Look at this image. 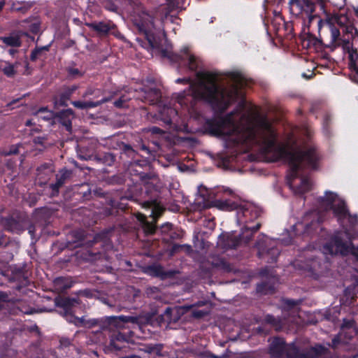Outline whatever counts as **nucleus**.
<instances>
[{
	"label": "nucleus",
	"instance_id": "obj_54",
	"mask_svg": "<svg viewBox=\"0 0 358 358\" xmlns=\"http://www.w3.org/2000/svg\"><path fill=\"white\" fill-rule=\"evenodd\" d=\"M108 306L111 307H116L117 310H120L122 308V306L120 305L108 303Z\"/></svg>",
	"mask_w": 358,
	"mask_h": 358
},
{
	"label": "nucleus",
	"instance_id": "obj_12",
	"mask_svg": "<svg viewBox=\"0 0 358 358\" xmlns=\"http://www.w3.org/2000/svg\"><path fill=\"white\" fill-rule=\"evenodd\" d=\"M57 304L63 308L62 313L68 322L78 326L83 324L84 322L83 317L74 316V313H76L77 306L79 304L77 299L70 298L60 299L57 302Z\"/></svg>",
	"mask_w": 358,
	"mask_h": 358
},
{
	"label": "nucleus",
	"instance_id": "obj_7",
	"mask_svg": "<svg viewBox=\"0 0 358 358\" xmlns=\"http://www.w3.org/2000/svg\"><path fill=\"white\" fill-rule=\"evenodd\" d=\"M289 10L290 14L296 18L303 20L304 24L310 26L318 17L315 14V3L312 0H289Z\"/></svg>",
	"mask_w": 358,
	"mask_h": 358
},
{
	"label": "nucleus",
	"instance_id": "obj_63",
	"mask_svg": "<svg viewBox=\"0 0 358 358\" xmlns=\"http://www.w3.org/2000/svg\"><path fill=\"white\" fill-rule=\"evenodd\" d=\"M258 331H259V332H263V329L262 327H259Z\"/></svg>",
	"mask_w": 358,
	"mask_h": 358
},
{
	"label": "nucleus",
	"instance_id": "obj_29",
	"mask_svg": "<svg viewBox=\"0 0 358 358\" xmlns=\"http://www.w3.org/2000/svg\"><path fill=\"white\" fill-rule=\"evenodd\" d=\"M320 227V221L317 217L313 218L310 222L304 224L303 233L308 235L312 234Z\"/></svg>",
	"mask_w": 358,
	"mask_h": 358
},
{
	"label": "nucleus",
	"instance_id": "obj_5",
	"mask_svg": "<svg viewBox=\"0 0 358 358\" xmlns=\"http://www.w3.org/2000/svg\"><path fill=\"white\" fill-rule=\"evenodd\" d=\"M324 14V17H321L318 15L317 17V29L318 31L320 32L321 29L324 27H327L330 31L331 38H332L333 43L338 41L340 36V30L338 25L340 27H346L348 32H351L353 27L352 26H348L349 23V18L348 15L336 12L330 13L327 8L324 10H322Z\"/></svg>",
	"mask_w": 358,
	"mask_h": 358
},
{
	"label": "nucleus",
	"instance_id": "obj_9",
	"mask_svg": "<svg viewBox=\"0 0 358 358\" xmlns=\"http://www.w3.org/2000/svg\"><path fill=\"white\" fill-rule=\"evenodd\" d=\"M107 321L109 330L113 331L110 336V345L115 350H120L122 346L118 343L127 341V337L119 330L124 329L126 324L128 322L134 323L136 318L126 316H113L108 317Z\"/></svg>",
	"mask_w": 358,
	"mask_h": 358
},
{
	"label": "nucleus",
	"instance_id": "obj_21",
	"mask_svg": "<svg viewBox=\"0 0 358 358\" xmlns=\"http://www.w3.org/2000/svg\"><path fill=\"white\" fill-rule=\"evenodd\" d=\"M59 117L63 125L68 131L71 129V120L73 117V113L71 109H66L59 112Z\"/></svg>",
	"mask_w": 358,
	"mask_h": 358
},
{
	"label": "nucleus",
	"instance_id": "obj_6",
	"mask_svg": "<svg viewBox=\"0 0 358 358\" xmlns=\"http://www.w3.org/2000/svg\"><path fill=\"white\" fill-rule=\"evenodd\" d=\"M316 202L325 211L332 210L334 216L340 223L343 222L349 215V209L345 201L339 198L335 192L326 191L324 196L317 198Z\"/></svg>",
	"mask_w": 358,
	"mask_h": 358
},
{
	"label": "nucleus",
	"instance_id": "obj_46",
	"mask_svg": "<svg viewBox=\"0 0 358 358\" xmlns=\"http://www.w3.org/2000/svg\"><path fill=\"white\" fill-rule=\"evenodd\" d=\"M22 148V145L19 144L14 148H12L9 152L10 154L20 153V149Z\"/></svg>",
	"mask_w": 358,
	"mask_h": 358
},
{
	"label": "nucleus",
	"instance_id": "obj_32",
	"mask_svg": "<svg viewBox=\"0 0 358 358\" xmlns=\"http://www.w3.org/2000/svg\"><path fill=\"white\" fill-rule=\"evenodd\" d=\"M311 184L308 178L302 177L301 178V184L296 187V192L300 194H303L310 189Z\"/></svg>",
	"mask_w": 358,
	"mask_h": 358
},
{
	"label": "nucleus",
	"instance_id": "obj_24",
	"mask_svg": "<svg viewBox=\"0 0 358 358\" xmlns=\"http://www.w3.org/2000/svg\"><path fill=\"white\" fill-rule=\"evenodd\" d=\"M144 207L150 210V216L152 217L155 221L163 212V208L156 203H145Z\"/></svg>",
	"mask_w": 358,
	"mask_h": 358
},
{
	"label": "nucleus",
	"instance_id": "obj_64",
	"mask_svg": "<svg viewBox=\"0 0 358 358\" xmlns=\"http://www.w3.org/2000/svg\"><path fill=\"white\" fill-rule=\"evenodd\" d=\"M358 357V355H352L351 357L350 358H357Z\"/></svg>",
	"mask_w": 358,
	"mask_h": 358
},
{
	"label": "nucleus",
	"instance_id": "obj_15",
	"mask_svg": "<svg viewBox=\"0 0 358 358\" xmlns=\"http://www.w3.org/2000/svg\"><path fill=\"white\" fill-rule=\"evenodd\" d=\"M320 356H324V358H334L330 350L320 344L303 351L300 350L299 358H318Z\"/></svg>",
	"mask_w": 358,
	"mask_h": 358
},
{
	"label": "nucleus",
	"instance_id": "obj_23",
	"mask_svg": "<svg viewBox=\"0 0 358 358\" xmlns=\"http://www.w3.org/2000/svg\"><path fill=\"white\" fill-rule=\"evenodd\" d=\"M136 217L141 222L145 233L152 234L155 231V225L152 222H148L145 219V215L142 213H138Z\"/></svg>",
	"mask_w": 358,
	"mask_h": 358
},
{
	"label": "nucleus",
	"instance_id": "obj_19",
	"mask_svg": "<svg viewBox=\"0 0 358 358\" xmlns=\"http://www.w3.org/2000/svg\"><path fill=\"white\" fill-rule=\"evenodd\" d=\"M0 41L7 47L17 48L21 45L20 36L16 34H11L8 36L0 37Z\"/></svg>",
	"mask_w": 358,
	"mask_h": 358
},
{
	"label": "nucleus",
	"instance_id": "obj_10",
	"mask_svg": "<svg viewBox=\"0 0 358 358\" xmlns=\"http://www.w3.org/2000/svg\"><path fill=\"white\" fill-rule=\"evenodd\" d=\"M217 197L215 190L208 189L206 187L201 185L199 187L198 194L195 198L194 204L199 210L211 207H217L222 210L224 208V203L219 199H217Z\"/></svg>",
	"mask_w": 358,
	"mask_h": 358
},
{
	"label": "nucleus",
	"instance_id": "obj_58",
	"mask_svg": "<svg viewBox=\"0 0 358 358\" xmlns=\"http://www.w3.org/2000/svg\"><path fill=\"white\" fill-rule=\"evenodd\" d=\"M224 160H225V169H227V163L229 162V157L228 156H227V155L225 154V158H224Z\"/></svg>",
	"mask_w": 358,
	"mask_h": 358
},
{
	"label": "nucleus",
	"instance_id": "obj_60",
	"mask_svg": "<svg viewBox=\"0 0 358 358\" xmlns=\"http://www.w3.org/2000/svg\"><path fill=\"white\" fill-rule=\"evenodd\" d=\"M5 295L3 294L0 293V300H4Z\"/></svg>",
	"mask_w": 358,
	"mask_h": 358
},
{
	"label": "nucleus",
	"instance_id": "obj_61",
	"mask_svg": "<svg viewBox=\"0 0 358 358\" xmlns=\"http://www.w3.org/2000/svg\"><path fill=\"white\" fill-rule=\"evenodd\" d=\"M31 120H28V121H27V122H26V125H27V126H29V125H31Z\"/></svg>",
	"mask_w": 358,
	"mask_h": 358
},
{
	"label": "nucleus",
	"instance_id": "obj_39",
	"mask_svg": "<svg viewBox=\"0 0 358 358\" xmlns=\"http://www.w3.org/2000/svg\"><path fill=\"white\" fill-rule=\"evenodd\" d=\"M346 219H348L351 227H355L358 223V216L356 214L352 215L349 212V215H348Z\"/></svg>",
	"mask_w": 358,
	"mask_h": 358
},
{
	"label": "nucleus",
	"instance_id": "obj_56",
	"mask_svg": "<svg viewBox=\"0 0 358 358\" xmlns=\"http://www.w3.org/2000/svg\"><path fill=\"white\" fill-rule=\"evenodd\" d=\"M93 94V92L92 90H88L86 93L85 94L84 96H86L87 95H90V94Z\"/></svg>",
	"mask_w": 358,
	"mask_h": 358
},
{
	"label": "nucleus",
	"instance_id": "obj_36",
	"mask_svg": "<svg viewBox=\"0 0 358 358\" xmlns=\"http://www.w3.org/2000/svg\"><path fill=\"white\" fill-rule=\"evenodd\" d=\"M36 116L43 120H50L53 117L54 113L47 108H43L37 111Z\"/></svg>",
	"mask_w": 358,
	"mask_h": 358
},
{
	"label": "nucleus",
	"instance_id": "obj_20",
	"mask_svg": "<svg viewBox=\"0 0 358 358\" xmlns=\"http://www.w3.org/2000/svg\"><path fill=\"white\" fill-rule=\"evenodd\" d=\"M263 322L274 328L275 331H280L282 329V322L279 317H275L272 315L267 314L265 315Z\"/></svg>",
	"mask_w": 358,
	"mask_h": 358
},
{
	"label": "nucleus",
	"instance_id": "obj_22",
	"mask_svg": "<svg viewBox=\"0 0 358 358\" xmlns=\"http://www.w3.org/2000/svg\"><path fill=\"white\" fill-rule=\"evenodd\" d=\"M106 101H108V99H103L98 101H73L72 104L76 108H78L80 109H88V108H95V107L99 106L100 104L105 103Z\"/></svg>",
	"mask_w": 358,
	"mask_h": 358
},
{
	"label": "nucleus",
	"instance_id": "obj_45",
	"mask_svg": "<svg viewBox=\"0 0 358 358\" xmlns=\"http://www.w3.org/2000/svg\"><path fill=\"white\" fill-rule=\"evenodd\" d=\"M169 2V6L171 8H180V4L182 2V0H167Z\"/></svg>",
	"mask_w": 358,
	"mask_h": 358
},
{
	"label": "nucleus",
	"instance_id": "obj_25",
	"mask_svg": "<svg viewBox=\"0 0 358 358\" xmlns=\"http://www.w3.org/2000/svg\"><path fill=\"white\" fill-rule=\"evenodd\" d=\"M354 326H355L354 320H343V323L341 327V331H342L341 333L343 334H344L345 338L351 339L353 337V336L355 334L354 329L352 330V332H350V333H348L346 331L347 330L351 331V329L354 327Z\"/></svg>",
	"mask_w": 358,
	"mask_h": 358
},
{
	"label": "nucleus",
	"instance_id": "obj_59",
	"mask_svg": "<svg viewBox=\"0 0 358 358\" xmlns=\"http://www.w3.org/2000/svg\"><path fill=\"white\" fill-rule=\"evenodd\" d=\"M224 268H225V271H229V264L228 263H227L226 262H225Z\"/></svg>",
	"mask_w": 358,
	"mask_h": 358
},
{
	"label": "nucleus",
	"instance_id": "obj_17",
	"mask_svg": "<svg viewBox=\"0 0 358 358\" xmlns=\"http://www.w3.org/2000/svg\"><path fill=\"white\" fill-rule=\"evenodd\" d=\"M87 25L99 35H105L108 34L113 27V25L110 23L102 22L88 23Z\"/></svg>",
	"mask_w": 358,
	"mask_h": 358
},
{
	"label": "nucleus",
	"instance_id": "obj_35",
	"mask_svg": "<svg viewBox=\"0 0 358 358\" xmlns=\"http://www.w3.org/2000/svg\"><path fill=\"white\" fill-rule=\"evenodd\" d=\"M213 162L218 167H222L224 165V157L222 152L216 154H209Z\"/></svg>",
	"mask_w": 358,
	"mask_h": 358
},
{
	"label": "nucleus",
	"instance_id": "obj_57",
	"mask_svg": "<svg viewBox=\"0 0 358 358\" xmlns=\"http://www.w3.org/2000/svg\"><path fill=\"white\" fill-rule=\"evenodd\" d=\"M263 23L264 26L267 28L268 27V20L266 19V17L263 18Z\"/></svg>",
	"mask_w": 358,
	"mask_h": 358
},
{
	"label": "nucleus",
	"instance_id": "obj_34",
	"mask_svg": "<svg viewBox=\"0 0 358 358\" xmlns=\"http://www.w3.org/2000/svg\"><path fill=\"white\" fill-rule=\"evenodd\" d=\"M54 285L55 288L59 292H63L71 287V285L64 278H57L54 281Z\"/></svg>",
	"mask_w": 358,
	"mask_h": 358
},
{
	"label": "nucleus",
	"instance_id": "obj_11",
	"mask_svg": "<svg viewBox=\"0 0 358 358\" xmlns=\"http://www.w3.org/2000/svg\"><path fill=\"white\" fill-rule=\"evenodd\" d=\"M205 305V303L203 301H200L198 303L193 305V306H185L181 307H174V308H170L168 307L166 308L164 311V314L163 315V317L164 320L166 321H176L178 318V317H173L172 315L173 313H183L185 311H187L189 309H192V315L195 318H201L203 316L206 315L209 313L208 308H203L201 310H198L195 308V306H201Z\"/></svg>",
	"mask_w": 358,
	"mask_h": 358
},
{
	"label": "nucleus",
	"instance_id": "obj_44",
	"mask_svg": "<svg viewBox=\"0 0 358 358\" xmlns=\"http://www.w3.org/2000/svg\"><path fill=\"white\" fill-rule=\"evenodd\" d=\"M128 100L127 98L122 96L118 100L115 101L114 104L116 107L121 108L124 106V103Z\"/></svg>",
	"mask_w": 358,
	"mask_h": 358
},
{
	"label": "nucleus",
	"instance_id": "obj_3",
	"mask_svg": "<svg viewBox=\"0 0 358 358\" xmlns=\"http://www.w3.org/2000/svg\"><path fill=\"white\" fill-rule=\"evenodd\" d=\"M227 194L231 196V198H225V211L236 210V222L238 225L243 227L238 235L225 233V251L248 244L254 234L262 226L260 222H257L254 226L248 225L249 223L252 222L260 216L262 210L259 207L251 203L242 201L228 187H225V195Z\"/></svg>",
	"mask_w": 358,
	"mask_h": 358
},
{
	"label": "nucleus",
	"instance_id": "obj_52",
	"mask_svg": "<svg viewBox=\"0 0 358 358\" xmlns=\"http://www.w3.org/2000/svg\"><path fill=\"white\" fill-rule=\"evenodd\" d=\"M16 52H17V50L15 49H14L13 48H10L8 50L9 54L11 55H13L14 54H15Z\"/></svg>",
	"mask_w": 358,
	"mask_h": 358
},
{
	"label": "nucleus",
	"instance_id": "obj_55",
	"mask_svg": "<svg viewBox=\"0 0 358 358\" xmlns=\"http://www.w3.org/2000/svg\"><path fill=\"white\" fill-rule=\"evenodd\" d=\"M22 312H23L25 314H31L34 311L33 310H22Z\"/></svg>",
	"mask_w": 358,
	"mask_h": 358
},
{
	"label": "nucleus",
	"instance_id": "obj_38",
	"mask_svg": "<svg viewBox=\"0 0 358 358\" xmlns=\"http://www.w3.org/2000/svg\"><path fill=\"white\" fill-rule=\"evenodd\" d=\"M275 13H276L275 12ZM281 22H284L282 16L280 13L275 14V18L271 22V24L276 31L279 30Z\"/></svg>",
	"mask_w": 358,
	"mask_h": 358
},
{
	"label": "nucleus",
	"instance_id": "obj_49",
	"mask_svg": "<svg viewBox=\"0 0 358 358\" xmlns=\"http://www.w3.org/2000/svg\"><path fill=\"white\" fill-rule=\"evenodd\" d=\"M150 131L152 133V134H161L162 131V130L158 128V127H152Z\"/></svg>",
	"mask_w": 358,
	"mask_h": 358
},
{
	"label": "nucleus",
	"instance_id": "obj_26",
	"mask_svg": "<svg viewBox=\"0 0 358 358\" xmlns=\"http://www.w3.org/2000/svg\"><path fill=\"white\" fill-rule=\"evenodd\" d=\"M349 57V68L358 74V52L357 49H352L350 52Z\"/></svg>",
	"mask_w": 358,
	"mask_h": 358
},
{
	"label": "nucleus",
	"instance_id": "obj_14",
	"mask_svg": "<svg viewBox=\"0 0 358 358\" xmlns=\"http://www.w3.org/2000/svg\"><path fill=\"white\" fill-rule=\"evenodd\" d=\"M258 249V256L259 258L264 259L269 264L275 263L280 255V250L277 247L272 246L266 248L261 241H257L255 243Z\"/></svg>",
	"mask_w": 358,
	"mask_h": 358
},
{
	"label": "nucleus",
	"instance_id": "obj_41",
	"mask_svg": "<svg viewBox=\"0 0 358 358\" xmlns=\"http://www.w3.org/2000/svg\"><path fill=\"white\" fill-rule=\"evenodd\" d=\"M4 73L8 76H13L15 73L14 66L12 64L6 65L3 69Z\"/></svg>",
	"mask_w": 358,
	"mask_h": 358
},
{
	"label": "nucleus",
	"instance_id": "obj_31",
	"mask_svg": "<svg viewBox=\"0 0 358 358\" xmlns=\"http://www.w3.org/2000/svg\"><path fill=\"white\" fill-rule=\"evenodd\" d=\"M143 350L148 354L152 355H158V356H162V345L160 344H151L145 345Z\"/></svg>",
	"mask_w": 358,
	"mask_h": 358
},
{
	"label": "nucleus",
	"instance_id": "obj_62",
	"mask_svg": "<svg viewBox=\"0 0 358 358\" xmlns=\"http://www.w3.org/2000/svg\"><path fill=\"white\" fill-rule=\"evenodd\" d=\"M78 70H77V69H75V70H73V71H71V73H72V74H76V73H78Z\"/></svg>",
	"mask_w": 358,
	"mask_h": 358
},
{
	"label": "nucleus",
	"instance_id": "obj_43",
	"mask_svg": "<svg viewBox=\"0 0 358 358\" xmlns=\"http://www.w3.org/2000/svg\"><path fill=\"white\" fill-rule=\"evenodd\" d=\"M34 143L36 145H40L41 148H38L39 150H41L45 146L43 145L44 138L42 137H37L34 138Z\"/></svg>",
	"mask_w": 358,
	"mask_h": 358
},
{
	"label": "nucleus",
	"instance_id": "obj_42",
	"mask_svg": "<svg viewBox=\"0 0 358 358\" xmlns=\"http://www.w3.org/2000/svg\"><path fill=\"white\" fill-rule=\"evenodd\" d=\"M44 50H47L46 48H37L32 51L31 55V59L32 60L36 59L38 57V55Z\"/></svg>",
	"mask_w": 358,
	"mask_h": 358
},
{
	"label": "nucleus",
	"instance_id": "obj_16",
	"mask_svg": "<svg viewBox=\"0 0 358 358\" xmlns=\"http://www.w3.org/2000/svg\"><path fill=\"white\" fill-rule=\"evenodd\" d=\"M285 340L280 337H275L269 346V354L273 358H282L285 356L286 350Z\"/></svg>",
	"mask_w": 358,
	"mask_h": 358
},
{
	"label": "nucleus",
	"instance_id": "obj_28",
	"mask_svg": "<svg viewBox=\"0 0 358 358\" xmlns=\"http://www.w3.org/2000/svg\"><path fill=\"white\" fill-rule=\"evenodd\" d=\"M71 174V171L68 170H62L57 175V181L52 187L53 189H58L64 183L65 180L70 177Z\"/></svg>",
	"mask_w": 358,
	"mask_h": 358
},
{
	"label": "nucleus",
	"instance_id": "obj_33",
	"mask_svg": "<svg viewBox=\"0 0 358 358\" xmlns=\"http://www.w3.org/2000/svg\"><path fill=\"white\" fill-rule=\"evenodd\" d=\"M344 334L340 333L336 335L331 340V343H328V345L331 348L336 350L339 348L341 345L345 344L346 342L343 339Z\"/></svg>",
	"mask_w": 358,
	"mask_h": 358
},
{
	"label": "nucleus",
	"instance_id": "obj_18",
	"mask_svg": "<svg viewBox=\"0 0 358 358\" xmlns=\"http://www.w3.org/2000/svg\"><path fill=\"white\" fill-rule=\"evenodd\" d=\"M274 283L270 281H264L257 285L256 291L263 295L272 294L275 292Z\"/></svg>",
	"mask_w": 358,
	"mask_h": 358
},
{
	"label": "nucleus",
	"instance_id": "obj_30",
	"mask_svg": "<svg viewBox=\"0 0 358 358\" xmlns=\"http://www.w3.org/2000/svg\"><path fill=\"white\" fill-rule=\"evenodd\" d=\"M300 349L294 344L291 343L286 345L285 356L287 358H299Z\"/></svg>",
	"mask_w": 358,
	"mask_h": 358
},
{
	"label": "nucleus",
	"instance_id": "obj_1",
	"mask_svg": "<svg viewBox=\"0 0 358 358\" xmlns=\"http://www.w3.org/2000/svg\"><path fill=\"white\" fill-rule=\"evenodd\" d=\"M238 70L225 71V112L228 108L236 103L230 113H225V128L232 124L236 127L238 138L237 145H243L248 148L259 146L266 160L275 162L283 160L289 166L287 175V183L293 188V182L299 177L300 173L306 169L317 170L319 155L315 148L306 150L301 149L290 150L283 145L277 143V134L266 117H258L252 120L245 113L248 102L245 89L252 83Z\"/></svg>",
	"mask_w": 358,
	"mask_h": 358
},
{
	"label": "nucleus",
	"instance_id": "obj_51",
	"mask_svg": "<svg viewBox=\"0 0 358 358\" xmlns=\"http://www.w3.org/2000/svg\"><path fill=\"white\" fill-rule=\"evenodd\" d=\"M182 246L180 245H175L173 246V252H175L176 251H178V250L181 248Z\"/></svg>",
	"mask_w": 358,
	"mask_h": 358
},
{
	"label": "nucleus",
	"instance_id": "obj_37",
	"mask_svg": "<svg viewBox=\"0 0 358 358\" xmlns=\"http://www.w3.org/2000/svg\"><path fill=\"white\" fill-rule=\"evenodd\" d=\"M300 303L299 301L285 299L283 300V304L288 310H291L295 306H298Z\"/></svg>",
	"mask_w": 358,
	"mask_h": 358
},
{
	"label": "nucleus",
	"instance_id": "obj_8",
	"mask_svg": "<svg viewBox=\"0 0 358 358\" xmlns=\"http://www.w3.org/2000/svg\"><path fill=\"white\" fill-rule=\"evenodd\" d=\"M323 252L331 255H341L347 256L349 254L355 256L358 260V245H354L351 241H346L339 235H335L326 243L322 248Z\"/></svg>",
	"mask_w": 358,
	"mask_h": 358
},
{
	"label": "nucleus",
	"instance_id": "obj_50",
	"mask_svg": "<svg viewBox=\"0 0 358 358\" xmlns=\"http://www.w3.org/2000/svg\"><path fill=\"white\" fill-rule=\"evenodd\" d=\"M224 135H225V148H226L228 146L227 141L230 138V134L225 131Z\"/></svg>",
	"mask_w": 358,
	"mask_h": 358
},
{
	"label": "nucleus",
	"instance_id": "obj_53",
	"mask_svg": "<svg viewBox=\"0 0 358 358\" xmlns=\"http://www.w3.org/2000/svg\"><path fill=\"white\" fill-rule=\"evenodd\" d=\"M5 4H6L5 0L0 1V11L3 9Z\"/></svg>",
	"mask_w": 358,
	"mask_h": 358
},
{
	"label": "nucleus",
	"instance_id": "obj_40",
	"mask_svg": "<svg viewBox=\"0 0 358 358\" xmlns=\"http://www.w3.org/2000/svg\"><path fill=\"white\" fill-rule=\"evenodd\" d=\"M331 122V117L329 114H326L323 117L322 126L323 129L328 132L329 127Z\"/></svg>",
	"mask_w": 358,
	"mask_h": 358
},
{
	"label": "nucleus",
	"instance_id": "obj_47",
	"mask_svg": "<svg viewBox=\"0 0 358 358\" xmlns=\"http://www.w3.org/2000/svg\"><path fill=\"white\" fill-rule=\"evenodd\" d=\"M269 271H270V268L266 266L260 270L259 275L262 277H267L269 275Z\"/></svg>",
	"mask_w": 358,
	"mask_h": 358
},
{
	"label": "nucleus",
	"instance_id": "obj_2",
	"mask_svg": "<svg viewBox=\"0 0 358 358\" xmlns=\"http://www.w3.org/2000/svg\"><path fill=\"white\" fill-rule=\"evenodd\" d=\"M162 56L173 62H180L187 71L195 75L196 79L193 82L191 75L178 78L176 83L188 85V89L180 93L173 94L172 100L169 103L161 101L160 92L152 87L145 91V99L152 104H159L160 119L166 124H171L178 113V106L187 110L192 107V102L201 99L207 102L214 111V118L208 122L210 133L217 137L222 138L224 134V90L222 86V78L220 75L208 71H197L200 61L189 50L184 46L180 54L173 53L171 50H162Z\"/></svg>",
	"mask_w": 358,
	"mask_h": 358
},
{
	"label": "nucleus",
	"instance_id": "obj_13",
	"mask_svg": "<svg viewBox=\"0 0 358 358\" xmlns=\"http://www.w3.org/2000/svg\"><path fill=\"white\" fill-rule=\"evenodd\" d=\"M313 44L316 48H328L330 52H334L338 47L342 46L344 50H347L348 54L350 55V52L352 48V44L348 39H343L339 36V38L338 41L334 43L332 41V38H331V41L329 44H324L322 39L314 38L313 40Z\"/></svg>",
	"mask_w": 358,
	"mask_h": 358
},
{
	"label": "nucleus",
	"instance_id": "obj_27",
	"mask_svg": "<svg viewBox=\"0 0 358 358\" xmlns=\"http://www.w3.org/2000/svg\"><path fill=\"white\" fill-rule=\"evenodd\" d=\"M178 21V18H177L176 17L173 15H168L167 14H166L164 17L162 18V22L163 24V31H164V28H168L170 24H173L176 26H173L171 29L172 31L176 34V26L179 24Z\"/></svg>",
	"mask_w": 358,
	"mask_h": 358
},
{
	"label": "nucleus",
	"instance_id": "obj_4",
	"mask_svg": "<svg viewBox=\"0 0 358 358\" xmlns=\"http://www.w3.org/2000/svg\"><path fill=\"white\" fill-rule=\"evenodd\" d=\"M131 20L140 33L145 36L152 48L158 47L155 34L157 27L154 24L152 16L145 11L140 3H135L131 13Z\"/></svg>",
	"mask_w": 358,
	"mask_h": 358
},
{
	"label": "nucleus",
	"instance_id": "obj_48",
	"mask_svg": "<svg viewBox=\"0 0 358 358\" xmlns=\"http://www.w3.org/2000/svg\"><path fill=\"white\" fill-rule=\"evenodd\" d=\"M275 2V0H264V2L263 3V8H264V13H266V10H267V5L274 3Z\"/></svg>",
	"mask_w": 358,
	"mask_h": 358
}]
</instances>
